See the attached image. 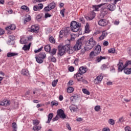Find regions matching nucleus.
<instances>
[{
    "label": "nucleus",
    "instance_id": "nucleus-6",
    "mask_svg": "<svg viewBox=\"0 0 131 131\" xmlns=\"http://www.w3.org/2000/svg\"><path fill=\"white\" fill-rule=\"evenodd\" d=\"M57 115L60 118H62V119H65V118H66V115H65L64 111L62 109H60L57 111Z\"/></svg>",
    "mask_w": 131,
    "mask_h": 131
},
{
    "label": "nucleus",
    "instance_id": "nucleus-37",
    "mask_svg": "<svg viewBox=\"0 0 131 131\" xmlns=\"http://www.w3.org/2000/svg\"><path fill=\"white\" fill-rule=\"evenodd\" d=\"M11 104L9 100H4V106H9Z\"/></svg>",
    "mask_w": 131,
    "mask_h": 131
},
{
    "label": "nucleus",
    "instance_id": "nucleus-63",
    "mask_svg": "<svg viewBox=\"0 0 131 131\" xmlns=\"http://www.w3.org/2000/svg\"><path fill=\"white\" fill-rule=\"evenodd\" d=\"M101 46L100 45H97L96 48H95V50H101Z\"/></svg>",
    "mask_w": 131,
    "mask_h": 131
},
{
    "label": "nucleus",
    "instance_id": "nucleus-25",
    "mask_svg": "<svg viewBox=\"0 0 131 131\" xmlns=\"http://www.w3.org/2000/svg\"><path fill=\"white\" fill-rule=\"evenodd\" d=\"M39 58H40L41 59H45L47 55H46V53H40L39 55H38Z\"/></svg>",
    "mask_w": 131,
    "mask_h": 131
},
{
    "label": "nucleus",
    "instance_id": "nucleus-42",
    "mask_svg": "<svg viewBox=\"0 0 131 131\" xmlns=\"http://www.w3.org/2000/svg\"><path fill=\"white\" fill-rule=\"evenodd\" d=\"M66 53H68V54H73V53H74V50H67L66 51Z\"/></svg>",
    "mask_w": 131,
    "mask_h": 131
},
{
    "label": "nucleus",
    "instance_id": "nucleus-54",
    "mask_svg": "<svg viewBox=\"0 0 131 131\" xmlns=\"http://www.w3.org/2000/svg\"><path fill=\"white\" fill-rule=\"evenodd\" d=\"M69 71H70V72H73V71H74V68L73 67H70L69 68Z\"/></svg>",
    "mask_w": 131,
    "mask_h": 131
},
{
    "label": "nucleus",
    "instance_id": "nucleus-49",
    "mask_svg": "<svg viewBox=\"0 0 131 131\" xmlns=\"http://www.w3.org/2000/svg\"><path fill=\"white\" fill-rule=\"evenodd\" d=\"M108 52L109 54H115L116 53L115 50H108Z\"/></svg>",
    "mask_w": 131,
    "mask_h": 131
},
{
    "label": "nucleus",
    "instance_id": "nucleus-48",
    "mask_svg": "<svg viewBox=\"0 0 131 131\" xmlns=\"http://www.w3.org/2000/svg\"><path fill=\"white\" fill-rule=\"evenodd\" d=\"M33 10H34V11H39V8L38 7V6L35 5L33 7Z\"/></svg>",
    "mask_w": 131,
    "mask_h": 131
},
{
    "label": "nucleus",
    "instance_id": "nucleus-33",
    "mask_svg": "<svg viewBox=\"0 0 131 131\" xmlns=\"http://www.w3.org/2000/svg\"><path fill=\"white\" fill-rule=\"evenodd\" d=\"M108 123L111 125H114L115 124V121L113 119H110L108 120Z\"/></svg>",
    "mask_w": 131,
    "mask_h": 131
},
{
    "label": "nucleus",
    "instance_id": "nucleus-19",
    "mask_svg": "<svg viewBox=\"0 0 131 131\" xmlns=\"http://www.w3.org/2000/svg\"><path fill=\"white\" fill-rule=\"evenodd\" d=\"M63 33L64 35H65L66 36L67 35H68V34L70 33V30L69 29V28H67L66 29H64V30H63Z\"/></svg>",
    "mask_w": 131,
    "mask_h": 131
},
{
    "label": "nucleus",
    "instance_id": "nucleus-11",
    "mask_svg": "<svg viewBox=\"0 0 131 131\" xmlns=\"http://www.w3.org/2000/svg\"><path fill=\"white\" fill-rule=\"evenodd\" d=\"M108 24V21L106 19H101L98 21V25L100 26H106Z\"/></svg>",
    "mask_w": 131,
    "mask_h": 131
},
{
    "label": "nucleus",
    "instance_id": "nucleus-44",
    "mask_svg": "<svg viewBox=\"0 0 131 131\" xmlns=\"http://www.w3.org/2000/svg\"><path fill=\"white\" fill-rule=\"evenodd\" d=\"M33 129H34L35 131H38L39 129H40V127L37 126H34Z\"/></svg>",
    "mask_w": 131,
    "mask_h": 131
},
{
    "label": "nucleus",
    "instance_id": "nucleus-4",
    "mask_svg": "<svg viewBox=\"0 0 131 131\" xmlns=\"http://www.w3.org/2000/svg\"><path fill=\"white\" fill-rule=\"evenodd\" d=\"M84 40V37H82L77 41L76 44L74 46V50H81L82 43Z\"/></svg>",
    "mask_w": 131,
    "mask_h": 131
},
{
    "label": "nucleus",
    "instance_id": "nucleus-8",
    "mask_svg": "<svg viewBox=\"0 0 131 131\" xmlns=\"http://www.w3.org/2000/svg\"><path fill=\"white\" fill-rule=\"evenodd\" d=\"M39 31V27L37 25H33L31 28V32H34L37 33Z\"/></svg>",
    "mask_w": 131,
    "mask_h": 131
},
{
    "label": "nucleus",
    "instance_id": "nucleus-29",
    "mask_svg": "<svg viewBox=\"0 0 131 131\" xmlns=\"http://www.w3.org/2000/svg\"><path fill=\"white\" fill-rule=\"evenodd\" d=\"M21 9L24 11H26V12H29V8L25 5L22 6Z\"/></svg>",
    "mask_w": 131,
    "mask_h": 131
},
{
    "label": "nucleus",
    "instance_id": "nucleus-60",
    "mask_svg": "<svg viewBox=\"0 0 131 131\" xmlns=\"http://www.w3.org/2000/svg\"><path fill=\"white\" fill-rule=\"evenodd\" d=\"M102 35H103V36H104V37H106V36H107V35H108V33L105 31H103Z\"/></svg>",
    "mask_w": 131,
    "mask_h": 131
},
{
    "label": "nucleus",
    "instance_id": "nucleus-39",
    "mask_svg": "<svg viewBox=\"0 0 131 131\" xmlns=\"http://www.w3.org/2000/svg\"><path fill=\"white\" fill-rule=\"evenodd\" d=\"M73 98L74 99H75V100L76 101V100H78V99H79V96L78 95L76 94L72 96V99H73Z\"/></svg>",
    "mask_w": 131,
    "mask_h": 131
},
{
    "label": "nucleus",
    "instance_id": "nucleus-20",
    "mask_svg": "<svg viewBox=\"0 0 131 131\" xmlns=\"http://www.w3.org/2000/svg\"><path fill=\"white\" fill-rule=\"evenodd\" d=\"M54 115V114L53 113H50L48 115V121L47 122V123H50L51 122V121L53 119V116Z\"/></svg>",
    "mask_w": 131,
    "mask_h": 131
},
{
    "label": "nucleus",
    "instance_id": "nucleus-58",
    "mask_svg": "<svg viewBox=\"0 0 131 131\" xmlns=\"http://www.w3.org/2000/svg\"><path fill=\"white\" fill-rule=\"evenodd\" d=\"M5 33V30L3 29L0 28V35H3Z\"/></svg>",
    "mask_w": 131,
    "mask_h": 131
},
{
    "label": "nucleus",
    "instance_id": "nucleus-22",
    "mask_svg": "<svg viewBox=\"0 0 131 131\" xmlns=\"http://www.w3.org/2000/svg\"><path fill=\"white\" fill-rule=\"evenodd\" d=\"M35 59L36 62H37V63H39V64H41V63L43 62V59L42 58H39V57H37V56H35Z\"/></svg>",
    "mask_w": 131,
    "mask_h": 131
},
{
    "label": "nucleus",
    "instance_id": "nucleus-17",
    "mask_svg": "<svg viewBox=\"0 0 131 131\" xmlns=\"http://www.w3.org/2000/svg\"><path fill=\"white\" fill-rule=\"evenodd\" d=\"M21 74H23V75L28 76V75H29V71H28V70L24 69L21 70Z\"/></svg>",
    "mask_w": 131,
    "mask_h": 131
},
{
    "label": "nucleus",
    "instance_id": "nucleus-40",
    "mask_svg": "<svg viewBox=\"0 0 131 131\" xmlns=\"http://www.w3.org/2000/svg\"><path fill=\"white\" fill-rule=\"evenodd\" d=\"M82 92L85 95H90V92H89V91H88V90H86L85 89H83Z\"/></svg>",
    "mask_w": 131,
    "mask_h": 131
},
{
    "label": "nucleus",
    "instance_id": "nucleus-59",
    "mask_svg": "<svg viewBox=\"0 0 131 131\" xmlns=\"http://www.w3.org/2000/svg\"><path fill=\"white\" fill-rule=\"evenodd\" d=\"M79 21L80 22H81V23L84 24V18H83V17H81L79 18Z\"/></svg>",
    "mask_w": 131,
    "mask_h": 131
},
{
    "label": "nucleus",
    "instance_id": "nucleus-45",
    "mask_svg": "<svg viewBox=\"0 0 131 131\" xmlns=\"http://www.w3.org/2000/svg\"><path fill=\"white\" fill-rule=\"evenodd\" d=\"M51 62L56 63V62H57V59H56V58L54 57L53 56H51Z\"/></svg>",
    "mask_w": 131,
    "mask_h": 131
},
{
    "label": "nucleus",
    "instance_id": "nucleus-50",
    "mask_svg": "<svg viewBox=\"0 0 131 131\" xmlns=\"http://www.w3.org/2000/svg\"><path fill=\"white\" fill-rule=\"evenodd\" d=\"M59 119V116L57 114L55 118L53 119V121H56Z\"/></svg>",
    "mask_w": 131,
    "mask_h": 131
},
{
    "label": "nucleus",
    "instance_id": "nucleus-53",
    "mask_svg": "<svg viewBox=\"0 0 131 131\" xmlns=\"http://www.w3.org/2000/svg\"><path fill=\"white\" fill-rule=\"evenodd\" d=\"M106 68H107V66L106 64H103L101 67V69H102V70H105Z\"/></svg>",
    "mask_w": 131,
    "mask_h": 131
},
{
    "label": "nucleus",
    "instance_id": "nucleus-52",
    "mask_svg": "<svg viewBox=\"0 0 131 131\" xmlns=\"http://www.w3.org/2000/svg\"><path fill=\"white\" fill-rule=\"evenodd\" d=\"M65 12V10L62 9L60 11V14L62 16V17H65V15L64 14V12Z\"/></svg>",
    "mask_w": 131,
    "mask_h": 131
},
{
    "label": "nucleus",
    "instance_id": "nucleus-62",
    "mask_svg": "<svg viewBox=\"0 0 131 131\" xmlns=\"http://www.w3.org/2000/svg\"><path fill=\"white\" fill-rule=\"evenodd\" d=\"M51 14H50L49 13H46L45 15V18H49V17H51Z\"/></svg>",
    "mask_w": 131,
    "mask_h": 131
},
{
    "label": "nucleus",
    "instance_id": "nucleus-32",
    "mask_svg": "<svg viewBox=\"0 0 131 131\" xmlns=\"http://www.w3.org/2000/svg\"><path fill=\"white\" fill-rule=\"evenodd\" d=\"M74 91V89L73 87L70 86L67 89L68 93H69L70 94H71Z\"/></svg>",
    "mask_w": 131,
    "mask_h": 131
},
{
    "label": "nucleus",
    "instance_id": "nucleus-3",
    "mask_svg": "<svg viewBox=\"0 0 131 131\" xmlns=\"http://www.w3.org/2000/svg\"><path fill=\"white\" fill-rule=\"evenodd\" d=\"M71 28L73 32H77L80 28V24L76 21H73L71 23Z\"/></svg>",
    "mask_w": 131,
    "mask_h": 131
},
{
    "label": "nucleus",
    "instance_id": "nucleus-47",
    "mask_svg": "<svg viewBox=\"0 0 131 131\" xmlns=\"http://www.w3.org/2000/svg\"><path fill=\"white\" fill-rule=\"evenodd\" d=\"M9 38H10V39H11V40L8 41V43H10V41H13V40H14V37L13 36L9 35Z\"/></svg>",
    "mask_w": 131,
    "mask_h": 131
},
{
    "label": "nucleus",
    "instance_id": "nucleus-38",
    "mask_svg": "<svg viewBox=\"0 0 131 131\" xmlns=\"http://www.w3.org/2000/svg\"><path fill=\"white\" fill-rule=\"evenodd\" d=\"M44 10L45 12H50V11H51V10L52 9L50 8V7L48 5V6L45 7Z\"/></svg>",
    "mask_w": 131,
    "mask_h": 131
},
{
    "label": "nucleus",
    "instance_id": "nucleus-41",
    "mask_svg": "<svg viewBox=\"0 0 131 131\" xmlns=\"http://www.w3.org/2000/svg\"><path fill=\"white\" fill-rule=\"evenodd\" d=\"M101 108V107H100V105H96L95 107V111H96L97 112H99V111H100V109Z\"/></svg>",
    "mask_w": 131,
    "mask_h": 131
},
{
    "label": "nucleus",
    "instance_id": "nucleus-10",
    "mask_svg": "<svg viewBox=\"0 0 131 131\" xmlns=\"http://www.w3.org/2000/svg\"><path fill=\"white\" fill-rule=\"evenodd\" d=\"M102 80H103V76L101 75L98 76L94 79V83L95 84H99Z\"/></svg>",
    "mask_w": 131,
    "mask_h": 131
},
{
    "label": "nucleus",
    "instance_id": "nucleus-27",
    "mask_svg": "<svg viewBox=\"0 0 131 131\" xmlns=\"http://www.w3.org/2000/svg\"><path fill=\"white\" fill-rule=\"evenodd\" d=\"M30 20H31V17L30 16V15H26V18L24 20L25 23V22H29Z\"/></svg>",
    "mask_w": 131,
    "mask_h": 131
},
{
    "label": "nucleus",
    "instance_id": "nucleus-21",
    "mask_svg": "<svg viewBox=\"0 0 131 131\" xmlns=\"http://www.w3.org/2000/svg\"><path fill=\"white\" fill-rule=\"evenodd\" d=\"M46 51L47 52H49V54H50L52 56H54V55H55L57 52L56 50H47Z\"/></svg>",
    "mask_w": 131,
    "mask_h": 131
},
{
    "label": "nucleus",
    "instance_id": "nucleus-61",
    "mask_svg": "<svg viewBox=\"0 0 131 131\" xmlns=\"http://www.w3.org/2000/svg\"><path fill=\"white\" fill-rule=\"evenodd\" d=\"M125 131H131V128L129 126H126L125 127Z\"/></svg>",
    "mask_w": 131,
    "mask_h": 131
},
{
    "label": "nucleus",
    "instance_id": "nucleus-34",
    "mask_svg": "<svg viewBox=\"0 0 131 131\" xmlns=\"http://www.w3.org/2000/svg\"><path fill=\"white\" fill-rule=\"evenodd\" d=\"M12 126L14 131H17V124L15 122L12 124Z\"/></svg>",
    "mask_w": 131,
    "mask_h": 131
},
{
    "label": "nucleus",
    "instance_id": "nucleus-55",
    "mask_svg": "<svg viewBox=\"0 0 131 131\" xmlns=\"http://www.w3.org/2000/svg\"><path fill=\"white\" fill-rule=\"evenodd\" d=\"M38 7L39 8V10L40 9V10H41L42 9V8H43V5H42V4H39L38 5Z\"/></svg>",
    "mask_w": 131,
    "mask_h": 131
},
{
    "label": "nucleus",
    "instance_id": "nucleus-30",
    "mask_svg": "<svg viewBox=\"0 0 131 131\" xmlns=\"http://www.w3.org/2000/svg\"><path fill=\"white\" fill-rule=\"evenodd\" d=\"M103 4H100L98 5H95L93 6L94 8L95 9V11H99V8H101L102 6H103Z\"/></svg>",
    "mask_w": 131,
    "mask_h": 131
},
{
    "label": "nucleus",
    "instance_id": "nucleus-1",
    "mask_svg": "<svg viewBox=\"0 0 131 131\" xmlns=\"http://www.w3.org/2000/svg\"><path fill=\"white\" fill-rule=\"evenodd\" d=\"M97 42L95 40H94V38H91L88 41L86 42L85 46L84 47V50H92Z\"/></svg>",
    "mask_w": 131,
    "mask_h": 131
},
{
    "label": "nucleus",
    "instance_id": "nucleus-9",
    "mask_svg": "<svg viewBox=\"0 0 131 131\" xmlns=\"http://www.w3.org/2000/svg\"><path fill=\"white\" fill-rule=\"evenodd\" d=\"M96 17V13L94 12H92L90 13V15L89 16H85V18L88 21H91L93 20Z\"/></svg>",
    "mask_w": 131,
    "mask_h": 131
},
{
    "label": "nucleus",
    "instance_id": "nucleus-57",
    "mask_svg": "<svg viewBox=\"0 0 131 131\" xmlns=\"http://www.w3.org/2000/svg\"><path fill=\"white\" fill-rule=\"evenodd\" d=\"M74 63L76 65V66H77V65H78V59L76 58L74 60Z\"/></svg>",
    "mask_w": 131,
    "mask_h": 131
},
{
    "label": "nucleus",
    "instance_id": "nucleus-18",
    "mask_svg": "<svg viewBox=\"0 0 131 131\" xmlns=\"http://www.w3.org/2000/svg\"><path fill=\"white\" fill-rule=\"evenodd\" d=\"M18 56V53H14V52H9L7 53L8 58H10L11 57H16Z\"/></svg>",
    "mask_w": 131,
    "mask_h": 131
},
{
    "label": "nucleus",
    "instance_id": "nucleus-15",
    "mask_svg": "<svg viewBox=\"0 0 131 131\" xmlns=\"http://www.w3.org/2000/svg\"><path fill=\"white\" fill-rule=\"evenodd\" d=\"M70 109L72 112H77L78 107L75 105L72 104L70 106Z\"/></svg>",
    "mask_w": 131,
    "mask_h": 131
},
{
    "label": "nucleus",
    "instance_id": "nucleus-12",
    "mask_svg": "<svg viewBox=\"0 0 131 131\" xmlns=\"http://www.w3.org/2000/svg\"><path fill=\"white\" fill-rule=\"evenodd\" d=\"M82 75V74H80V73H77L74 75V78H76L78 81H83V77L81 76Z\"/></svg>",
    "mask_w": 131,
    "mask_h": 131
},
{
    "label": "nucleus",
    "instance_id": "nucleus-14",
    "mask_svg": "<svg viewBox=\"0 0 131 131\" xmlns=\"http://www.w3.org/2000/svg\"><path fill=\"white\" fill-rule=\"evenodd\" d=\"M95 51H97V53L96 51H95V52L92 51L90 53V57L91 58H94V57L97 56V55H98V54H99V53H101V50H96Z\"/></svg>",
    "mask_w": 131,
    "mask_h": 131
},
{
    "label": "nucleus",
    "instance_id": "nucleus-28",
    "mask_svg": "<svg viewBox=\"0 0 131 131\" xmlns=\"http://www.w3.org/2000/svg\"><path fill=\"white\" fill-rule=\"evenodd\" d=\"M26 42H27V39H26V38L24 37L20 38V43L24 45V43H26Z\"/></svg>",
    "mask_w": 131,
    "mask_h": 131
},
{
    "label": "nucleus",
    "instance_id": "nucleus-5",
    "mask_svg": "<svg viewBox=\"0 0 131 131\" xmlns=\"http://www.w3.org/2000/svg\"><path fill=\"white\" fill-rule=\"evenodd\" d=\"M71 49L70 44H67L64 46L63 43H61L58 46V50H70Z\"/></svg>",
    "mask_w": 131,
    "mask_h": 131
},
{
    "label": "nucleus",
    "instance_id": "nucleus-31",
    "mask_svg": "<svg viewBox=\"0 0 131 131\" xmlns=\"http://www.w3.org/2000/svg\"><path fill=\"white\" fill-rule=\"evenodd\" d=\"M49 41L51 43H55L56 42V40H55V38H54V37L51 36L49 37Z\"/></svg>",
    "mask_w": 131,
    "mask_h": 131
},
{
    "label": "nucleus",
    "instance_id": "nucleus-2",
    "mask_svg": "<svg viewBox=\"0 0 131 131\" xmlns=\"http://www.w3.org/2000/svg\"><path fill=\"white\" fill-rule=\"evenodd\" d=\"M129 65H131V60L126 61L124 66L123 65V63H122V62L119 61L118 64V72H122V71L124 70V69H125V68L127 67V66H129Z\"/></svg>",
    "mask_w": 131,
    "mask_h": 131
},
{
    "label": "nucleus",
    "instance_id": "nucleus-13",
    "mask_svg": "<svg viewBox=\"0 0 131 131\" xmlns=\"http://www.w3.org/2000/svg\"><path fill=\"white\" fill-rule=\"evenodd\" d=\"M87 71L88 68H84L83 67H81L79 69L78 72L79 73H80V74H84V73H85V72H86Z\"/></svg>",
    "mask_w": 131,
    "mask_h": 131
},
{
    "label": "nucleus",
    "instance_id": "nucleus-56",
    "mask_svg": "<svg viewBox=\"0 0 131 131\" xmlns=\"http://www.w3.org/2000/svg\"><path fill=\"white\" fill-rule=\"evenodd\" d=\"M36 19L37 21H41V16L40 15H37L36 17Z\"/></svg>",
    "mask_w": 131,
    "mask_h": 131
},
{
    "label": "nucleus",
    "instance_id": "nucleus-64",
    "mask_svg": "<svg viewBox=\"0 0 131 131\" xmlns=\"http://www.w3.org/2000/svg\"><path fill=\"white\" fill-rule=\"evenodd\" d=\"M103 131H110V129L108 128H104L103 129Z\"/></svg>",
    "mask_w": 131,
    "mask_h": 131
},
{
    "label": "nucleus",
    "instance_id": "nucleus-35",
    "mask_svg": "<svg viewBox=\"0 0 131 131\" xmlns=\"http://www.w3.org/2000/svg\"><path fill=\"white\" fill-rule=\"evenodd\" d=\"M58 79L56 80H54V81H53L52 83V85L53 87L56 86V85H57V83H58Z\"/></svg>",
    "mask_w": 131,
    "mask_h": 131
},
{
    "label": "nucleus",
    "instance_id": "nucleus-51",
    "mask_svg": "<svg viewBox=\"0 0 131 131\" xmlns=\"http://www.w3.org/2000/svg\"><path fill=\"white\" fill-rule=\"evenodd\" d=\"M66 126L69 130H71V127L70 126V124H69V123H67L66 124Z\"/></svg>",
    "mask_w": 131,
    "mask_h": 131
},
{
    "label": "nucleus",
    "instance_id": "nucleus-7",
    "mask_svg": "<svg viewBox=\"0 0 131 131\" xmlns=\"http://www.w3.org/2000/svg\"><path fill=\"white\" fill-rule=\"evenodd\" d=\"M106 6V9L107 10H109V11H114L115 9H116V6H115V4H105Z\"/></svg>",
    "mask_w": 131,
    "mask_h": 131
},
{
    "label": "nucleus",
    "instance_id": "nucleus-36",
    "mask_svg": "<svg viewBox=\"0 0 131 131\" xmlns=\"http://www.w3.org/2000/svg\"><path fill=\"white\" fill-rule=\"evenodd\" d=\"M59 105V103L57 101H52L51 103V106H58Z\"/></svg>",
    "mask_w": 131,
    "mask_h": 131
},
{
    "label": "nucleus",
    "instance_id": "nucleus-24",
    "mask_svg": "<svg viewBox=\"0 0 131 131\" xmlns=\"http://www.w3.org/2000/svg\"><path fill=\"white\" fill-rule=\"evenodd\" d=\"M66 50H59L58 51V54L59 56H63L66 53Z\"/></svg>",
    "mask_w": 131,
    "mask_h": 131
},
{
    "label": "nucleus",
    "instance_id": "nucleus-43",
    "mask_svg": "<svg viewBox=\"0 0 131 131\" xmlns=\"http://www.w3.org/2000/svg\"><path fill=\"white\" fill-rule=\"evenodd\" d=\"M33 124L35 125H38V124H39V121L37 120H34L33 121Z\"/></svg>",
    "mask_w": 131,
    "mask_h": 131
},
{
    "label": "nucleus",
    "instance_id": "nucleus-46",
    "mask_svg": "<svg viewBox=\"0 0 131 131\" xmlns=\"http://www.w3.org/2000/svg\"><path fill=\"white\" fill-rule=\"evenodd\" d=\"M44 50H51V46L47 45L44 47Z\"/></svg>",
    "mask_w": 131,
    "mask_h": 131
},
{
    "label": "nucleus",
    "instance_id": "nucleus-23",
    "mask_svg": "<svg viewBox=\"0 0 131 131\" xmlns=\"http://www.w3.org/2000/svg\"><path fill=\"white\" fill-rule=\"evenodd\" d=\"M48 6L50 7L51 10H53L56 7V3H55L54 2H52V3L49 4Z\"/></svg>",
    "mask_w": 131,
    "mask_h": 131
},
{
    "label": "nucleus",
    "instance_id": "nucleus-16",
    "mask_svg": "<svg viewBox=\"0 0 131 131\" xmlns=\"http://www.w3.org/2000/svg\"><path fill=\"white\" fill-rule=\"evenodd\" d=\"M6 30H15L16 29V25L15 24H11L9 26L5 28Z\"/></svg>",
    "mask_w": 131,
    "mask_h": 131
},
{
    "label": "nucleus",
    "instance_id": "nucleus-26",
    "mask_svg": "<svg viewBox=\"0 0 131 131\" xmlns=\"http://www.w3.org/2000/svg\"><path fill=\"white\" fill-rule=\"evenodd\" d=\"M31 46V43H29L28 45H25L23 47V50H29L30 49Z\"/></svg>",
    "mask_w": 131,
    "mask_h": 131
}]
</instances>
